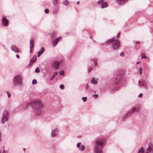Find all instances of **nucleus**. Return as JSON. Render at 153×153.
<instances>
[{"label": "nucleus", "instance_id": "obj_39", "mask_svg": "<svg viewBox=\"0 0 153 153\" xmlns=\"http://www.w3.org/2000/svg\"><path fill=\"white\" fill-rule=\"evenodd\" d=\"M120 34V32H119L117 33V38H118V37H119Z\"/></svg>", "mask_w": 153, "mask_h": 153}, {"label": "nucleus", "instance_id": "obj_29", "mask_svg": "<svg viewBox=\"0 0 153 153\" xmlns=\"http://www.w3.org/2000/svg\"><path fill=\"white\" fill-rule=\"evenodd\" d=\"M35 71L36 72L38 73L40 72L39 69L38 68H37L36 69Z\"/></svg>", "mask_w": 153, "mask_h": 153}, {"label": "nucleus", "instance_id": "obj_44", "mask_svg": "<svg viewBox=\"0 0 153 153\" xmlns=\"http://www.w3.org/2000/svg\"><path fill=\"white\" fill-rule=\"evenodd\" d=\"M93 97L94 98H96V94H94L93 95Z\"/></svg>", "mask_w": 153, "mask_h": 153}, {"label": "nucleus", "instance_id": "obj_49", "mask_svg": "<svg viewBox=\"0 0 153 153\" xmlns=\"http://www.w3.org/2000/svg\"><path fill=\"white\" fill-rule=\"evenodd\" d=\"M94 65H95L96 64V63H95V59H94Z\"/></svg>", "mask_w": 153, "mask_h": 153}, {"label": "nucleus", "instance_id": "obj_50", "mask_svg": "<svg viewBox=\"0 0 153 153\" xmlns=\"http://www.w3.org/2000/svg\"><path fill=\"white\" fill-rule=\"evenodd\" d=\"M140 63V62H137V64H138L139 63Z\"/></svg>", "mask_w": 153, "mask_h": 153}, {"label": "nucleus", "instance_id": "obj_52", "mask_svg": "<svg viewBox=\"0 0 153 153\" xmlns=\"http://www.w3.org/2000/svg\"><path fill=\"white\" fill-rule=\"evenodd\" d=\"M98 95L96 94V98H97L98 97Z\"/></svg>", "mask_w": 153, "mask_h": 153}, {"label": "nucleus", "instance_id": "obj_4", "mask_svg": "<svg viewBox=\"0 0 153 153\" xmlns=\"http://www.w3.org/2000/svg\"><path fill=\"white\" fill-rule=\"evenodd\" d=\"M9 112L7 110H4L1 119V122L3 124L7 121L9 119Z\"/></svg>", "mask_w": 153, "mask_h": 153}, {"label": "nucleus", "instance_id": "obj_18", "mask_svg": "<svg viewBox=\"0 0 153 153\" xmlns=\"http://www.w3.org/2000/svg\"><path fill=\"white\" fill-rule=\"evenodd\" d=\"M36 59V56L33 57L30 61V63L33 64L35 62Z\"/></svg>", "mask_w": 153, "mask_h": 153}, {"label": "nucleus", "instance_id": "obj_37", "mask_svg": "<svg viewBox=\"0 0 153 153\" xmlns=\"http://www.w3.org/2000/svg\"><path fill=\"white\" fill-rule=\"evenodd\" d=\"M1 131H0V142L1 140Z\"/></svg>", "mask_w": 153, "mask_h": 153}, {"label": "nucleus", "instance_id": "obj_1", "mask_svg": "<svg viewBox=\"0 0 153 153\" xmlns=\"http://www.w3.org/2000/svg\"><path fill=\"white\" fill-rule=\"evenodd\" d=\"M31 105L34 108L36 114L39 115L42 113L43 105L40 100H36L31 102H28L26 104V107H27Z\"/></svg>", "mask_w": 153, "mask_h": 153}, {"label": "nucleus", "instance_id": "obj_8", "mask_svg": "<svg viewBox=\"0 0 153 153\" xmlns=\"http://www.w3.org/2000/svg\"><path fill=\"white\" fill-rule=\"evenodd\" d=\"M62 39L61 36L55 39L52 41V44L54 47H55L56 45L58 43L59 41Z\"/></svg>", "mask_w": 153, "mask_h": 153}, {"label": "nucleus", "instance_id": "obj_11", "mask_svg": "<svg viewBox=\"0 0 153 153\" xmlns=\"http://www.w3.org/2000/svg\"><path fill=\"white\" fill-rule=\"evenodd\" d=\"M138 86L141 87L142 86H146V82L145 80L141 79L138 82Z\"/></svg>", "mask_w": 153, "mask_h": 153}, {"label": "nucleus", "instance_id": "obj_36", "mask_svg": "<svg viewBox=\"0 0 153 153\" xmlns=\"http://www.w3.org/2000/svg\"><path fill=\"white\" fill-rule=\"evenodd\" d=\"M92 69V68L91 67H89L88 68V72H90L91 71Z\"/></svg>", "mask_w": 153, "mask_h": 153}, {"label": "nucleus", "instance_id": "obj_19", "mask_svg": "<svg viewBox=\"0 0 153 153\" xmlns=\"http://www.w3.org/2000/svg\"><path fill=\"white\" fill-rule=\"evenodd\" d=\"M69 2L68 0H64L62 2L63 4L65 6H68L69 4Z\"/></svg>", "mask_w": 153, "mask_h": 153}, {"label": "nucleus", "instance_id": "obj_21", "mask_svg": "<svg viewBox=\"0 0 153 153\" xmlns=\"http://www.w3.org/2000/svg\"><path fill=\"white\" fill-rule=\"evenodd\" d=\"M58 74V73L57 72H55L53 73V76L50 79V80H52Z\"/></svg>", "mask_w": 153, "mask_h": 153}, {"label": "nucleus", "instance_id": "obj_3", "mask_svg": "<svg viewBox=\"0 0 153 153\" xmlns=\"http://www.w3.org/2000/svg\"><path fill=\"white\" fill-rule=\"evenodd\" d=\"M13 83L15 86H20L23 84V78L21 75H17L13 79Z\"/></svg>", "mask_w": 153, "mask_h": 153}, {"label": "nucleus", "instance_id": "obj_47", "mask_svg": "<svg viewBox=\"0 0 153 153\" xmlns=\"http://www.w3.org/2000/svg\"><path fill=\"white\" fill-rule=\"evenodd\" d=\"M80 3V2L79 1H78L77 3H76V4H79V3Z\"/></svg>", "mask_w": 153, "mask_h": 153}, {"label": "nucleus", "instance_id": "obj_54", "mask_svg": "<svg viewBox=\"0 0 153 153\" xmlns=\"http://www.w3.org/2000/svg\"><path fill=\"white\" fill-rule=\"evenodd\" d=\"M94 93H96V91H94Z\"/></svg>", "mask_w": 153, "mask_h": 153}, {"label": "nucleus", "instance_id": "obj_46", "mask_svg": "<svg viewBox=\"0 0 153 153\" xmlns=\"http://www.w3.org/2000/svg\"><path fill=\"white\" fill-rule=\"evenodd\" d=\"M88 85H87L86 86V89H88Z\"/></svg>", "mask_w": 153, "mask_h": 153}, {"label": "nucleus", "instance_id": "obj_26", "mask_svg": "<svg viewBox=\"0 0 153 153\" xmlns=\"http://www.w3.org/2000/svg\"><path fill=\"white\" fill-rule=\"evenodd\" d=\"M82 99L84 102H85L87 100V98L86 97H82Z\"/></svg>", "mask_w": 153, "mask_h": 153}, {"label": "nucleus", "instance_id": "obj_53", "mask_svg": "<svg viewBox=\"0 0 153 153\" xmlns=\"http://www.w3.org/2000/svg\"><path fill=\"white\" fill-rule=\"evenodd\" d=\"M0 153H1V150L0 151Z\"/></svg>", "mask_w": 153, "mask_h": 153}, {"label": "nucleus", "instance_id": "obj_23", "mask_svg": "<svg viewBox=\"0 0 153 153\" xmlns=\"http://www.w3.org/2000/svg\"><path fill=\"white\" fill-rule=\"evenodd\" d=\"M141 57L142 59H147V57L146 56V54L144 53H142L141 55Z\"/></svg>", "mask_w": 153, "mask_h": 153}, {"label": "nucleus", "instance_id": "obj_28", "mask_svg": "<svg viewBox=\"0 0 153 153\" xmlns=\"http://www.w3.org/2000/svg\"><path fill=\"white\" fill-rule=\"evenodd\" d=\"M37 83V81L36 79H33L32 82V83L33 84H36Z\"/></svg>", "mask_w": 153, "mask_h": 153}, {"label": "nucleus", "instance_id": "obj_15", "mask_svg": "<svg viewBox=\"0 0 153 153\" xmlns=\"http://www.w3.org/2000/svg\"><path fill=\"white\" fill-rule=\"evenodd\" d=\"M45 50V49L43 47H42L41 49L39 52L38 53V56L39 57L40 55L42 54L44 52Z\"/></svg>", "mask_w": 153, "mask_h": 153}, {"label": "nucleus", "instance_id": "obj_7", "mask_svg": "<svg viewBox=\"0 0 153 153\" xmlns=\"http://www.w3.org/2000/svg\"><path fill=\"white\" fill-rule=\"evenodd\" d=\"M59 63L57 61L53 62L51 64L52 67L56 70L59 68Z\"/></svg>", "mask_w": 153, "mask_h": 153}, {"label": "nucleus", "instance_id": "obj_48", "mask_svg": "<svg viewBox=\"0 0 153 153\" xmlns=\"http://www.w3.org/2000/svg\"><path fill=\"white\" fill-rule=\"evenodd\" d=\"M30 53H32V51L31 50V49H30Z\"/></svg>", "mask_w": 153, "mask_h": 153}, {"label": "nucleus", "instance_id": "obj_40", "mask_svg": "<svg viewBox=\"0 0 153 153\" xmlns=\"http://www.w3.org/2000/svg\"><path fill=\"white\" fill-rule=\"evenodd\" d=\"M143 96V94L142 93L140 94L139 95L138 97H141Z\"/></svg>", "mask_w": 153, "mask_h": 153}, {"label": "nucleus", "instance_id": "obj_2", "mask_svg": "<svg viewBox=\"0 0 153 153\" xmlns=\"http://www.w3.org/2000/svg\"><path fill=\"white\" fill-rule=\"evenodd\" d=\"M106 143L105 140L103 138H99L96 140V153H102V149Z\"/></svg>", "mask_w": 153, "mask_h": 153}, {"label": "nucleus", "instance_id": "obj_17", "mask_svg": "<svg viewBox=\"0 0 153 153\" xmlns=\"http://www.w3.org/2000/svg\"><path fill=\"white\" fill-rule=\"evenodd\" d=\"M115 40V39H114V38H112L109 39L107 40L106 42V43L107 44H109L111 42L113 43V41H114V40Z\"/></svg>", "mask_w": 153, "mask_h": 153}, {"label": "nucleus", "instance_id": "obj_12", "mask_svg": "<svg viewBox=\"0 0 153 153\" xmlns=\"http://www.w3.org/2000/svg\"><path fill=\"white\" fill-rule=\"evenodd\" d=\"M58 132V128H56L53 130L51 132V135L52 137H55Z\"/></svg>", "mask_w": 153, "mask_h": 153}, {"label": "nucleus", "instance_id": "obj_10", "mask_svg": "<svg viewBox=\"0 0 153 153\" xmlns=\"http://www.w3.org/2000/svg\"><path fill=\"white\" fill-rule=\"evenodd\" d=\"M11 49L15 53H18L19 51V50L18 48L15 45H12L11 47Z\"/></svg>", "mask_w": 153, "mask_h": 153}, {"label": "nucleus", "instance_id": "obj_51", "mask_svg": "<svg viewBox=\"0 0 153 153\" xmlns=\"http://www.w3.org/2000/svg\"><path fill=\"white\" fill-rule=\"evenodd\" d=\"M23 150H24V151H25V148H23Z\"/></svg>", "mask_w": 153, "mask_h": 153}, {"label": "nucleus", "instance_id": "obj_34", "mask_svg": "<svg viewBox=\"0 0 153 153\" xmlns=\"http://www.w3.org/2000/svg\"><path fill=\"white\" fill-rule=\"evenodd\" d=\"M60 88L62 89H63L64 88V85H60Z\"/></svg>", "mask_w": 153, "mask_h": 153}, {"label": "nucleus", "instance_id": "obj_6", "mask_svg": "<svg viewBox=\"0 0 153 153\" xmlns=\"http://www.w3.org/2000/svg\"><path fill=\"white\" fill-rule=\"evenodd\" d=\"M120 45V43L119 40L117 39H115L112 43L111 47L114 50H117Z\"/></svg>", "mask_w": 153, "mask_h": 153}, {"label": "nucleus", "instance_id": "obj_38", "mask_svg": "<svg viewBox=\"0 0 153 153\" xmlns=\"http://www.w3.org/2000/svg\"><path fill=\"white\" fill-rule=\"evenodd\" d=\"M2 153H8V152L7 151L4 150L2 152Z\"/></svg>", "mask_w": 153, "mask_h": 153}, {"label": "nucleus", "instance_id": "obj_31", "mask_svg": "<svg viewBox=\"0 0 153 153\" xmlns=\"http://www.w3.org/2000/svg\"><path fill=\"white\" fill-rule=\"evenodd\" d=\"M142 71H143V68H140L139 69V73H140V75H141L142 74Z\"/></svg>", "mask_w": 153, "mask_h": 153}, {"label": "nucleus", "instance_id": "obj_14", "mask_svg": "<svg viewBox=\"0 0 153 153\" xmlns=\"http://www.w3.org/2000/svg\"><path fill=\"white\" fill-rule=\"evenodd\" d=\"M34 41L33 39L31 38L30 40V48L31 49L34 48Z\"/></svg>", "mask_w": 153, "mask_h": 153}, {"label": "nucleus", "instance_id": "obj_24", "mask_svg": "<svg viewBox=\"0 0 153 153\" xmlns=\"http://www.w3.org/2000/svg\"><path fill=\"white\" fill-rule=\"evenodd\" d=\"M91 83L92 84H96V80L94 78H92L91 81Z\"/></svg>", "mask_w": 153, "mask_h": 153}, {"label": "nucleus", "instance_id": "obj_20", "mask_svg": "<svg viewBox=\"0 0 153 153\" xmlns=\"http://www.w3.org/2000/svg\"><path fill=\"white\" fill-rule=\"evenodd\" d=\"M138 153H144V150L143 147L139 149Z\"/></svg>", "mask_w": 153, "mask_h": 153}, {"label": "nucleus", "instance_id": "obj_35", "mask_svg": "<svg viewBox=\"0 0 153 153\" xmlns=\"http://www.w3.org/2000/svg\"><path fill=\"white\" fill-rule=\"evenodd\" d=\"M45 13H49V10L48 9H46L45 10Z\"/></svg>", "mask_w": 153, "mask_h": 153}, {"label": "nucleus", "instance_id": "obj_27", "mask_svg": "<svg viewBox=\"0 0 153 153\" xmlns=\"http://www.w3.org/2000/svg\"><path fill=\"white\" fill-rule=\"evenodd\" d=\"M64 74V71H60L59 72V74L60 75H63Z\"/></svg>", "mask_w": 153, "mask_h": 153}, {"label": "nucleus", "instance_id": "obj_30", "mask_svg": "<svg viewBox=\"0 0 153 153\" xmlns=\"http://www.w3.org/2000/svg\"><path fill=\"white\" fill-rule=\"evenodd\" d=\"M81 143H78L76 144V146L79 149L80 148Z\"/></svg>", "mask_w": 153, "mask_h": 153}, {"label": "nucleus", "instance_id": "obj_13", "mask_svg": "<svg viewBox=\"0 0 153 153\" xmlns=\"http://www.w3.org/2000/svg\"><path fill=\"white\" fill-rule=\"evenodd\" d=\"M153 150V145L150 144L149 145V146L147 149L146 153H149L150 152H152Z\"/></svg>", "mask_w": 153, "mask_h": 153}, {"label": "nucleus", "instance_id": "obj_22", "mask_svg": "<svg viewBox=\"0 0 153 153\" xmlns=\"http://www.w3.org/2000/svg\"><path fill=\"white\" fill-rule=\"evenodd\" d=\"M85 146L83 145H82L81 146L80 148L79 149V150L81 151H83L85 149Z\"/></svg>", "mask_w": 153, "mask_h": 153}, {"label": "nucleus", "instance_id": "obj_16", "mask_svg": "<svg viewBox=\"0 0 153 153\" xmlns=\"http://www.w3.org/2000/svg\"><path fill=\"white\" fill-rule=\"evenodd\" d=\"M108 6V4L107 2H104L102 3L101 5V8H104L107 7Z\"/></svg>", "mask_w": 153, "mask_h": 153}, {"label": "nucleus", "instance_id": "obj_25", "mask_svg": "<svg viewBox=\"0 0 153 153\" xmlns=\"http://www.w3.org/2000/svg\"><path fill=\"white\" fill-rule=\"evenodd\" d=\"M53 2L54 4H56L58 2V0H53Z\"/></svg>", "mask_w": 153, "mask_h": 153}, {"label": "nucleus", "instance_id": "obj_9", "mask_svg": "<svg viewBox=\"0 0 153 153\" xmlns=\"http://www.w3.org/2000/svg\"><path fill=\"white\" fill-rule=\"evenodd\" d=\"M2 23L3 25L5 26H7L8 25L9 22L8 20L6 18V17L4 16H3Z\"/></svg>", "mask_w": 153, "mask_h": 153}, {"label": "nucleus", "instance_id": "obj_5", "mask_svg": "<svg viewBox=\"0 0 153 153\" xmlns=\"http://www.w3.org/2000/svg\"><path fill=\"white\" fill-rule=\"evenodd\" d=\"M139 110V107H135L130 109L124 115L125 117L129 116L131 114L133 113L134 112H137Z\"/></svg>", "mask_w": 153, "mask_h": 153}, {"label": "nucleus", "instance_id": "obj_32", "mask_svg": "<svg viewBox=\"0 0 153 153\" xmlns=\"http://www.w3.org/2000/svg\"><path fill=\"white\" fill-rule=\"evenodd\" d=\"M103 1L104 0H100L98 1V3L99 4H101Z\"/></svg>", "mask_w": 153, "mask_h": 153}, {"label": "nucleus", "instance_id": "obj_41", "mask_svg": "<svg viewBox=\"0 0 153 153\" xmlns=\"http://www.w3.org/2000/svg\"><path fill=\"white\" fill-rule=\"evenodd\" d=\"M120 56H124V54L123 52H122L120 54Z\"/></svg>", "mask_w": 153, "mask_h": 153}, {"label": "nucleus", "instance_id": "obj_33", "mask_svg": "<svg viewBox=\"0 0 153 153\" xmlns=\"http://www.w3.org/2000/svg\"><path fill=\"white\" fill-rule=\"evenodd\" d=\"M7 96H8V98L10 97L11 96L9 92H8V91H7Z\"/></svg>", "mask_w": 153, "mask_h": 153}, {"label": "nucleus", "instance_id": "obj_45", "mask_svg": "<svg viewBox=\"0 0 153 153\" xmlns=\"http://www.w3.org/2000/svg\"><path fill=\"white\" fill-rule=\"evenodd\" d=\"M94 151L95 152L96 151H95V150H96V146H94Z\"/></svg>", "mask_w": 153, "mask_h": 153}, {"label": "nucleus", "instance_id": "obj_43", "mask_svg": "<svg viewBox=\"0 0 153 153\" xmlns=\"http://www.w3.org/2000/svg\"><path fill=\"white\" fill-rule=\"evenodd\" d=\"M16 57L18 59H19L20 58V56L18 54H17L16 55Z\"/></svg>", "mask_w": 153, "mask_h": 153}, {"label": "nucleus", "instance_id": "obj_42", "mask_svg": "<svg viewBox=\"0 0 153 153\" xmlns=\"http://www.w3.org/2000/svg\"><path fill=\"white\" fill-rule=\"evenodd\" d=\"M63 60H61L60 61H58V62L59 63V65H60V64L62 62H63Z\"/></svg>", "mask_w": 153, "mask_h": 153}]
</instances>
